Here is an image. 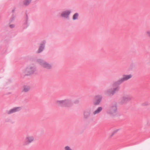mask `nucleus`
<instances>
[{"instance_id":"obj_1","label":"nucleus","mask_w":150,"mask_h":150,"mask_svg":"<svg viewBox=\"0 0 150 150\" xmlns=\"http://www.w3.org/2000/svg\"><path fill=\"white\" fill-rule=\"evenodd\" d=\"M37 71V68L33 64L27 66L23 70V72L25 76H29L34 74Z\"/></svg>"},{"instance_id":"obj_16","label":"nucleus","mask_w":150,"mask_h":150,"mask_svg":"<svg viewBox=\"0 0 150 150\" xmlns=\"http://www.w3.org/2000/svg\"><path fill=\"white\" fill-rule=\"evenodd\" d=\"M30 89V86L27 85L24 86L23 87L22 92H27L29 91Z\"/></svg>"},{"instance_id":"obj_10","label":"nucleus","mask_w":150,"mask_h":150,"mask_svg":"<svg viewBox=\"0 0 150 150\" xmlns=\"http://www.w3.org/2000/svg\"><path fill=\"white\" fill-rule=\"evenodd\" d=\"M21 108V107H14L9 110L7 111L6 112L8 114L10 115L20 111Z\"/></svg>"},{"instance_id":"obj_28","label":"nucleus","mask_w":150,"mask_h":150,"mask_svg":"<svg viewBox=\"0 0 150 150\" xmlns=\"http://www.w3.org/2000/svg\"><path fill=\"white\" fill-rule=\"evenodd\" d=\"M78 101H77L76 102H75V103H78Z\"/></svg>"},{"instance_id":"obj_13","label":"nucleus","mask_w":150,"mask_h":150,"mask_svg":"<svg viewBox=\"0 0 150 150\" xmlns=\"http://www.w3.org/2000/svg\"><path fill=\"white\" fill-rule=\"evenodd\" d=\"M106 113L107 115H112V105L111 104L107 106L106 109Z\"/></svg>"},{"instance_id":"obj_25","label":"nucleus","mask_w":150,"mask_h":150,"mask_svg":"<svg viewBox=\"0 0 150 150\" xmlns=\"http://www.w3.org/2000/svg\"><path fill=\"white\" fill-rule=\"evenodd\" d=\"M9 27L10 28H14L15 27V25L14 24H11L9 25Z\"/></svg>"},{"instance_id":"obj_26","label":"nucleus","mask_w":150,"mask_h":150,"mask_svg":"<svg viewBox=\"0 0 150 150\" xmlns=\"http://www.w3.org/2000/svg\"><path fill=\"white\" fill-rule=\"evenodd\" d=\"M14 18H15V16L13 15L12 16L11 18V21H13V20H14Z\"/></svg>"},{"instance_id":"obj_11","label":"nucleus","mask_w":150,"mask_h":150,"mask_svg":"<svg viewBox=\"0 0 150 150\" xmlns=\"http://www.w3.org/2000/svg\"><path fill=\"white\" fill-rule=\"evenodd\" d=\"M34 140V137L33 136H27L25 138L24 145H27L32 143Z\"/></svg>"},{"instance_id":"obj_29","label":"nucleus","mask_w":150,"mask_h":150,"mask_svg":"<svg viewBox=\"0 0 150 150\" xmlns=\"http://www.w3.org/2000/svg\"><path fill=\"white\" fill-rule=\"evenodd\" d=\"M112 136V134L110 135V137H111Z\"/></svg>"},{"instance_id":"obj_2","label":"nucleus","mask_w":150,"mask_h":150,"mask_svg":"<svg viewBox=\"0 0 150 150\" xmlns=\"http://www.w3.org/2000/svg\"><path fill=\"white\" fill-rule=\"evenodd\" d=\"M56 103L58 105L62 107H69L73 104L71 100L69 99L57 100Z\"/></svg>"},{"instance_id":"obj_23","label":"nucleus","mask_w":150,"mask_h":150,"mask_svg":"<svg viewBox=\"0 0 150 150\" xmlns=\"http://www.w3.org/2000/svg\"><path fill=\"white\" fill-rule=\"evenodd\" d=\"M149 104V103L148 101H146L144 103H143L142 104L143 106H146L148 105Z\"/></svg>"},{"instance_id":"obj_24","label":"nucleus","mask_w":150,"mask_h":150,"mask_svg":"<svg viewBox=\"0 0 150 150\" xmlns=\"http://www.w3.org/2000/svg\"><path fill=\"white\" fill-rule=\"evenodd\" d=\"M119 130V129H116L115 130H114V131H113V134H115Z\"/></svg>"},{"instance_id":"obj_22","label":"nucleus","mask_w":150,"mask_h":150,"mask_svg":"<svg viewBox=\"0 0 150 150\" xmlns=\"http://www.w3.org/2000/svg\"><path fill=\"white\" fill-rule=\"evenodd\" d=\"M146 34L150 38V30H147L146 32Z\"/></svg>"},{"instance_id":"obj_6","label":"nucleus","mask_w":150,"mask_h":150,"mask_svg":"<svg viewBox=\"0 0 150 150\" xmlns=\"http://www.w3.org/2000/svg\"><path fill=\"white\" fill-rule=\"evenodd\" d=\"M122 84L118 80L113 83V94L117 92L120 90V85Z\"/></svg>"},{"instance_id":"obj_19","label":"nucleus","mask_w":150,"mask_h":150,"mask_svg":"<svg viewBox=\"0 0 150 150\" xmlns=\"http://www.w3.org/2000/svg\"><path fill=\"white\" fill-rule=\"evenodd\" d=\"M106 93L108 96H110L112 94V88L107 90L106 91Z\"/></svg>"},{"instance_id":"obj_5","label":"nucleus","mask_w":150,"mask_h":150,"mask_svg":"<svg viewBox=\"0 0 150 150\" xmlns=\"http://www.w3.org/2000/svg\"><path fill=\"white\" fill-rule=\"evenodd\" d=\"M46 41L45 40L42 41L40 43L38 50L36 51L37 54H39L45 50Z\"/></svg>"},{"instance_id":"obj_21","label":"nucleus","mask_w":150,"mask_h":150,"mask_svg":"<svg viewBox=\"0 0 150 150\" xmlns=\"http://www.w3.org/2000/svg\"><path fill=\"white\" fill-rule=\"evenodd\" d=\"M64 150H73L71 147L69 146H66L64 147Z\"/></svg>"},{"instance_id":"obj_12","label":"nucleus","mask_w":150,"mask_h":150,"mask_svg":"<svg viewBox=\"0 0 150 150\" xmlns=\"http://www.w3.org/2000/svg\"><path fill=\"white\" fill-rule=\"evenodd\" d=\"M91 113V110L89 108L85 110L83 113V118L87 119L89 117Z\"/></svg>"},{"instance_id":"obj_4","label":"nucleus","mask_w":150,"mask_h":150,"mask_svg":"<svg viewBox=\"0 0 150 150\" xmlns=\"http://www.w3.org/2000/svg\"><path fill=\"white\" fill-rule=\"evenodd\" d=\"M132 99V97L131 96L128 94H124L120 98L119 103L121 105H123L126 104Z\"/></svg>"},{"instance_id":"obj_14","label":"nucleus","mask_w":150,"mask_h":150,"mask_svg":"<svg viewBox=\"0 0 150 150\" xmlns=\"http://www.w3.org/2000/svg\"><path fill=\"white\" fill-rule=\"evenodd\" d=\"M118 114L117 104L116 103H115L113 104V117L116 116Z\"/></svg>"},{"instance_id":"obj_15","label":"nucleus","mask_w":150,"mask_h":150,"mask_svg":"<svg viewBox=\"0 0 150 150\" xmlns=\"http://www.w3.org/2000/svg\"><path fill=\"white\" fill-rule=\"evenodd\" d=\"M28 16L26 14L25 20L22 26L23 29L26 28L29 26V23L28 22Z\"/></svg>"},{"instance_id":"obj_18","label":"nucleus","mask_w":150,"mask_h":150,"mask_svg":"<svg viewBox=\"0 0 150 150\" xmlns=\"http://www.w3.org/2000/svg\"><path fill=\"white\" fill-rule=\"evenodd\" d=\"M32 0H24L23 3L25 6H28L31 3Z\"/></svg>"},{"instance_id":"obj_27","label":"nucleus","mask_w":150,"mask_h":150,"mask_svg":"<svg viewBox=\"0 0 150 150\" xmlns=\"http://www.w3.org/2000/svg\"><path fill=\"white\" fill-rule=\"evenodd\" d=\"M15 11V9H13L12 10V12H14Z\"/></svg>"},{"instance_id":"obj_3","label":"nucleus","mask_w":150,"mask_h":150,"mask_svg":"<svg viewBox=\"0 0 150 150\" xmlns=\"http://www.w3.org/2000/svg\"><path fill=\"white\" fill-rule=\"evenodd\" d=\"M36 62L43 68L45 69L49 70L52 68V66L50 64L42 59H37Z\"/></svg>"},{"instance_id":"obj_7","label":"nucleus","mask_w":150,"mask_h":150,"mask_svg":"<svg viewBox=\"0 0 150 150\" xmlns=\"http://www.w3.org/2000/svg\"><path fill=\"white\" fill-rule=\"evenodd\" d=\"M103 97L102 95H98L96 96L94 98L93 101V105H99Z\"/></svg>"},{"instance_id":"obj_20","label":"nucleus","mask_w":150,"mask_h":150,"mask_svg":"<svg viewBox=\"0 0 150 150\" xmlns=\"http://www.w3.org/2000/svg\"><path fill=\"white\" fill-rule=\"evenodd\" d=\"M79 16V13H75L73 16L72 19L74 20H77Z\"/></svg>"},{"instance_id":"obj_17","label":"nucleus","mask_w":150,"mask_h":150,"mask_svg":"<svg viewBox=\"0 0 150 150\" xmlns=\"http://www.w3.org/2000/svg\"><path fill=\"white\" fill-rule=\"evenodd\" d=\"M103 108L101 107H99L93 112V115H95L100 112L102 110Z\"/></svg>"},{"instance_id":"obj_9","label":"nucleus","mask_w":150,"mask_h":150,"mask_svg":"<svg viewBox=\"0 0 150 150\" xmlns=\"http://www.w3.org/2000/svg\"><path fill=\"white\" fill-rule=\"evenodd\" d=\"M132 76L131 74L123 75L122 77L119 79L118 80L120 83H122L125 81H127L132 77Z\"/></svg>"},{"instance_id":"obj_8","label":"nucleus","mask_w":150,"mask_h":150,"mask_svg":"<svg viewBox=\"0 0 150 150\" xmlns=\"http://www.w3.org/2000/svg\"><path fill=\"white\" fill-rule=\"evenodd\" d=\"M71 10H66L63 11L61 14V16L64 18L69 19V16L71 13Z\"/></svg>"}]
</instances>
